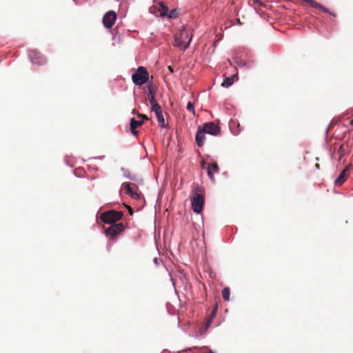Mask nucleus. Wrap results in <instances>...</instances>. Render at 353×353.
<instances>
[{"instance_id": "4c0bfd02", "label": "nucleus", "mask_w": 353, "mask_h": 353, "mask_svg": "<svg viewBox=\"0 0 353 353\" xmlns=\"http://www.w3.org/2000/svg\"><path fill=\"white\" fill-rule=\"evenodd\" d=\"M201 167H202V168H205V163L204 162L202 163Z\"/></svg>"}, {"instance_id": "cd10ccee", "label": "nucleus", "mask_w": 353, "mask_h": 353, "mask_svg": "<svg viewBox=\"0 0 353 353\" xmlns=\"http://www.w3.org/2000/svg\"><path fill=\"white\" fill-rule=\"evenodd\" d=\"M338 152L340 153L339 160H341L342 157L344 156V149L343 145L339 146Z\"/></svg>"}, {"instance_id": "ea45409f", "label": "nucleus", "mask_w": 353, "mask_h": 353, "mask_svg": "<svg viewBox=\"0 0 353 353\" xmlns=\"http://www.w3.org/2000/svg\"><path fill=\"white\" fill-rule=\"evenodd\" d=\"M201 335H202V334H201V332H200V334H199V336H201ZM196 337H199V335H198V334H196Z\"/></svg>"}, {"instance_id": "4be33fe9", "label": "nucleus", "mask_w": 353, "mask_h": 353, "mask_svg": "<svg viewBox=\"0 0 353 353\" xmlns=\"http://www.w3.org/2000/svg\"><path fill=\"white\" fill-rule=\"evenodd\" d=\"M112 225L114 226V228H115L117 232H118L119 234H120L124 230V226L121 223H115Z\"/></svg>"}, {"instance_id": "5701e85b", "label": "nucleus", "mask_w": 353, "mask_h": 353, "mask_svg": "<svg viewBox=\"0 0 353 353\" xmlns=\"http://www.w3.org/2000/svg\"><path fill=\"white\" fill-rule=\"evenodd\" d=\"M123 186L124 187L127 194H129L133 190L130 187V183H123Z\"/></svg>"}, {"instance_id": "72a5a7b5", "label": "nucleus", "mask_w": 353, "mask_h": 353, "mask_svg": "<svg viewBox=\"0 0 353 353\" xmlns=\"http://www.w3.org/2000/svg\"><path fill=\"white\" fill-rule=\"evenodd\" d=\"M168 70H169V71H170L171 73H173V72H174V70L172 68V67H171V66H169V67H168Z\"/></svg>"}, {"instance_id": "f257e3e1", "label": "nucleus", "mask_w": 353, "mask_h": 353, "mask_svg": "<svg viewBox=\"0 0 353 353\" xmlns=\"http://www.w3.org/2000/svg\"><path fill=\"white\" fill-rule=\"evenodd\" d=\"M192 39V34L189 30L183 28L179 35L175 36L174 45L185 51L189 47Z\"/></svg>"}, {"instance_id": "a878e982", "label": "nucleus", "mask_w": 353, "mask_h": 353, "mask_svg": "<svg viewBox=\"0 0 353 353\" xmlns=\"http://www.w3.org/2000/svg\"><path fill=\"white\" fill-rule=\"evenodd\" d=\"M319 9L322 10L324 12L329 13L330 14H332V15L334 16V14L332 12H331L327 8H326L324 6H323L322 5H320V7H319Z\"/></svg>"}, {"instance_id": "7ed1b4c3", "label": "nucleus", "mask_w": 353, "mask_h": 353, "mask_svg": "<svg viewBox=\"0 0 353 353\" xmlns=\"http://www.w3.org/2000/svg\"><path fill=\"white\" fill-rule=\"evenodd\" d=\"M123 216V212L116 210H109L101 214V221L105 224L112 225L119 221Z\"/></svg>"}, {"instance_id": "412c9836", "label": "nucleus", "mask_w": 353, "mask_h": 353, "mask_svg": "<svg viewBox=\"0 0 353 353\" xmlns=\"http://www.w3.org/2000/svg\"><path fill=\"white\" fill-rule=\"evenodd\" d=\"M186 109L188 111L192 113L193 115H195V110H194V103L189 101L187 104Z\"/></svg>"}, {"instance_id": "2eb2a0df", "label": "nucleus", "mask_w": 353, "mask_h": 353, "mask_svg": "<svg viewBox=\"0 0 353 353\" xmlns=\"http://www.w3.org/2000/svg\"><path fill=\"white\" fill-rule=\"evenodd\" d=\"M236 75V74H234L232 77H226L224 79L221 85L225 88H228L229 86H231L234 83V77Z\"/></svg>"}, {"instance_id": "c9c22d12", "label": "nucleus", "mask_w": 353, "mask_h": 353, "mask_svg": "<svg viewBox=\"0 0 353 353\" xmlns=\"http://www.w3.org/2000/svg\"><path fill=\"white\" fill-rule=\"evenodd\" d=\"M256 3L261 4L262 3L259 0H254Z\"/></svg>"}, {"instance_id": "4468645a", "label": "nucleus", "mask_w": 353, "mask_h": 353, "mask_svg": "<svg viewBox=\"0 0 353 353\" xmlns=\"http://www.w3.org/2000/svg\"><path fill=\"white\" fill-rule=\"evenodd\" d=\"M121 172L123 173V175L126 179H130V180H132V181L136 180V176L134 175V174H132L130 171L128 169L125 168H121Z\"/></svg>"}, {"instance_id": "ddd939ff", "label": "nucleus", "mask_w": 353, "mask_h": 353, "mask_svg": "<svg viewBox=\"0 0 353 353\" xmlns=\"http://www.w3.org/2000/svg\"><path fill=\"white\" fill-rule=\"evenodd\" d=\"M105 234L108 236H110L112 239L114 238L119 234L118 232L115 230L112 224L105 230Z\"/></svg>"}, {"instance_id": "7c9ffc66", "label": "nucleus", "mask_w": 353, "mask_h": 353, "mask_svg": "<svg viewBox=\"0 0 353 353\" xmlns=\"http://www.w3.org/2000/svg\"><path fill=\"white\" fill-rule=\"evenodd\" d=\"M138 117H139L142 118V119H141V120H143V122H144L145 120H148V117H147L145 114H138Z\"/></svg>"}, {"instance_id": "393cba45", "label": "nucleus", "mask_w": 353, "mask_h": 353, "mask_svg": "<svg viewBox=\"0 0 353 353\" xmlns=\"http://www.w3.org/2000/svg\"><path fill=\"white\" fill-rule=\"evenodd\" d=\"M309 4L311 6V7L319 9L320 7V3H317L314 0H311L310 3Z\"/></svg>"}, {"instance_id": "c85d7f7f", "label": "nucleus", "mask_w": 353, "mask_h": 353, "mask_svg": "<svg viewBox=\"0 0 353 353\" xmlns=\"http://www.w3.org/2000/svg\"><path fill=\"white\" fill-rule=\"evenodd\" d=\"M236 63L241 67H245L246 65V63L241 59H236Z\"/></svg>"}, {"instance_id": "e433bc0d", "label": "nucleus", "mask_w": 353, "mask_h": 353, "mask_svg": "<svg viewBox=\"0 0 353 353\" xmlns=\"http://www.w3.org/2000/svg\"><path fill=\"white\" fill-rule=\"evenodd\" d=\"M315 168H317V169H319V164L316 163L315 164Z\"/></svg>"}, {"instance_id": "f3484780", "label": "nucleus", "mask_w": 353, "mask_h": 353, "mask_svg": "<svg viewBox=\"0 0 353 353\" xmlns=\"http://www.w3.org/2000/svg\"><path fill=\"white\" fill-rule=\"evenodd\" d=\"M170 19H176L178 17V10L176 8L169 10L166 16Z\"/></svg>"}, {"instance_id": "6ab92c4d", "label": "nucleus", "mask_w": 353, "mask_h": 353, "mask_svg": "<svg viewBox=\"0 0 353 353\" xmlns=\"http://www.w3.org/2000/svg\"><path fill=\"white\" fill-rule=\"evenodd\" d=\"M168 11H169L168 8L165 5L161 3V10H160L161 16L166 17Z\"/></svg>"}, {"instance_id": "1a4fd4ad", "label": "nucleus", "mask_w": 353, "mask_h": 353, "mask_svg": "<svg viewBox=\"0 0 353 353\" xmlns=\"http://www.w3.org/2000/svg\"><path fill=\"white\" fill-rule=\"evenodd\" d=\"M219 167L216 163H212L208 164L207 167V174L210 179V180L214 183L215 179L214 176V173H219Z\"/></svg>"}, {"instance_id": "dca6fc26", "label": "nucleus", "mask_w": 353, "mask_h": 353, "mask_svg": "<svg viewBox=\"0 0 353 353\" xmlns=\"http://www.w3.org/2000/svg\"><path fill=\"white\" fill-rule=\"evenodd\" d=\"M147 89H148V100L150 101L151 99H155L154 98V90L153 86L151 84L148 85H147Z\"/></svg>"}, {"instance_id": "a211bd4d", "label": "nucleus", "mask_w": 353, "mask_h": 353, "mask_svg": "<svg viewBox=\"0 0 353 353\" xmlns=\"http://www.w3.org/2000/svg\"><path fill=\"white\" fill-rule=\"evenodd\" d=\"M222 296L223 299L225 301H229L230 300V289L228 287H225L223 288L222 291Z\"/></svg>"}, {"instance_id": "bb28decb", "label": "nucleus", "mask_w": 353, "mask_h": 353, "mask_svg": "<svg viewBox=\"0 0 353 353\" xmlns=\"http://www.w3.org/2000/svg\"><path fill=\"white\" fill-rule=\"evenodd\" d=\"M128 195H130L132 198L136 199H139V197H140V195L137 192H136L133 190Z\"/></svg>"}, {"instance_id": "473e14b6", "label": "nucleus", "mask_w": 353, "mask_h": 353, "mask_svg": "<svg viewBox=\"0 0 353 353\" xmlns=\"http://www.w3.org/2000/svg\"><path fill=\"white\" fill-rule=\"evenodd\" d=\"M153 262L156 264V265H158L159 264V259L156 257L153 259Z\"/></svg>"}, {"instance_id": "c756f323", "label": "nucleus", "mask_w": 353, "mask_h": 353, "mask_svg": "<svg viewBox=\"0 0 353 353\" xmlns=\"http://www.w3.org/2000/svg\"><path fill=\"white\" fill-rule=\"evenodd\" d=\"M212 322V321H211V319H208L205 325V330H207L210 327Z\"/></svg>"}, {"instance_id": "f704fd0d", "label": "nucleus", "mask_w": 353, "mask_h": 353, "mask_svg": "<svg viewBox=\"0 0 353 353\" xmlns=\"http://www.w3.org/2000/svg\"><path fill=\"white\" fill-rule=\"evenodd\" d=\"M65 163H66L68 165L72 166V165L69 164V163L67 161V159H66V158L65 159Z\"/></svg>"}, {"instance_id": "9d476101", "label": "nucleus", "mask_w": 353, "mask_h": 353, "mask_svg": "<svg viewBox=\"0 0 353 353\" xmlns=\"http://www.w3.org/2000/svg\"><path fill=\"white\" fill-rule=\"evenodd\" d=\"M205 132L201 130V127L199 126L196 134V143L199 147H202L205 139Z\"/></svg>"}, {"instance_id": "9b49d317", "label": "nucleus", "mask_w": 353, "mask_h": 353, "mask_svg": "<svg viewBox=\"0 0 353 353\" xmlns=\"http://www.w3.org/2000/svg\"><path fill=\"white\" fill-rule=\"evenodd\" d=\"M143 123V120H136L135 118L132 117L130 119V126L131 133L134 136H137L138 134V132L136 130L137 128L141 126Z\"/></svg>"}, {"instance_id": "20e7f679", "label": "nucleus", "mask_w": 353, "mask_h": 353, "mask_svg": "<svg viewBox=\"0 0 353 353\" xmlns=\"http://www.w3.org/2000/svg\"><path fill=\"white\" fill-rule=\"evenodd\" d=\"M192 209L196 214H199L203 208L204 196L201 194L196 193L191 200Z\"/></svg>"}, {"instance_id": "58836bf2", "label": "nucleus", "mask_w": 353, "mask_h": 353, "mask_svg": "<svg viewBox=\"0 0 353 353\" xmlns=\"http://www.w3.org/2000/svg\"><path fill=\"white\" fill-rule=\"evenodd\" d=\"M171 281L172 282V285H174V279L171 277Z\"/></svg>"}, {"instance_id": "f8f14e48", "label": "nucleus", "mask_w": 353, "mask_h": 353, "mask_svg": "<svg viewBox=\"0 0 353 353\" xmlns=\"http://www.w3.org/2000/svg\"><path fill=\"white\" fill-rule=\"evenodd\" d=\"M152 112H154L155 113V115L157 119L159 126L161 128H165L166 124H165V119L163 117V110H162L161 107L157 110H153Z\"/></svg>"}, {"instance_id": "aec40b11", "label": "nucleus", "mask_w": 353, "mask_h": 353, "mask_svg": "<svg viewBox=\"0 0 353 353\" xmlns=\"http://www.w3.org/2000/svg\"><path fill=\"white\" fill-rule=\"evenodd\" d=\"M149 101H150V103L151 105V110H152V111L161 108V106L158 104V103L157 102L155 99H151Z\"/></svg>"}, {"instance_id": "0eeeda50", "label": "nucleus", "mask_w": 353, "mask_h": 353, "mask_svg": "<svg viewBox=\"0 0 353 353\" xmlns=\"http://www.w3.org/2000/svg\"><path fill=\"white\" fill-rule=\"evenodd\" d=\"M117 15L113 10L107 12L103 17V24L106 28H111L115 23Z\"/></svg>"}, {"instance_id": "39448f33", "label": "nucleus", "mask_w": 353, "mask_h": 353, "mask_svg": "<svg viewBox=\"0 0 353 353\" xmlns=\"http://www.w3.org/2000/svg\"><path fill=\"white\" fill-rule=\"evenodd\" d=\"M29 58L32 63L35 65H43L46 63V57L37 50L30 51Z\"/></svg>"}, {"instance_id": "2f4dec72", "label": "nucleus", "mask_w": 353, "mask_h": 353, "mask_svg": "<svg viewBox=\"0 0 353 353\" xmlns=\"http://www.w3.org/2000/svg\"><path fill=\"white\" fill-rule=\"evenodd\" d=\"M104 158H105L104 156H99V157H93L94 159H100V160H102Z\"/></svg>"}, {"instance_id": "b1692460", "label": "nucleus", "mask_w": 353, "mask_h": 353, "mask_svg": "<svg viewBox=\"0 0 353 353\" xmlns=\"http://www.w3.org/2000/svg\"><path fill=\"white\" fill-rule=\"evenodd\" d=\"M216 311H217V305H216L212 310L211 312V314L209 316V319H211V321L213 320V319L214 318V316H216Z\"/></svg>"}, {"instance_id": "423d86ee", "label": "nucleus", "mask_w": 353, "mask_h": 353, "mask_svg": "<svg viewBox=\"0 0 353 353\" xmlns=\"http://www.w3.org/2000/svg\"><path fill=\"white\" fill-rule=\"evenodd\" d=\"M201 127V130L205 134H209L210 135H217L221 131V128L213 122L205 123Z\"/></svg>"}, {"instance_id": "6e6552de", "label": "nucleus", "mask_w": 353, "mask_h": 353, "mask_svg": "<svg viewBox=\"0 0 353 353\" xmlns=\"http://www.w3.org/2000/svg\"><path fill=\"white\" fill-rule=\"evenodd\" d=\"M351 168L352 165L350 164L343 170V171L339 174L338 177L334 180L335 185H341L346 181Z\"/></svg>"}, {"instance_id": "a19ab883", "label": "nucleus", "mask_w": 353, "mask_h": 353, "mask_svg": "<svg viewBox=\"0 0 353 353\" xmlns=\"http://www.w3.org/2000/svg\"><path fill=\"white\" fill-rule=\"evenodd\" d=\"M351 123L353 124V121H351Z\"/></svg>"}, {"instance_id": "f03ea898", "label": "nucleus", "mask_w": 353, "mask_h": 353, "mask_svg": "<svg viewBox=\"0 0 353 353\" xmlns=\"http://www.w3.org/2000/svg\"><path fill=\"white\" fill-rule=\"evenodd\" d=\"M149 79V73L143 66H139L136 72L132 75V81L135 85L141 86L146 83Z\"/></svg>"}]
</instances>
